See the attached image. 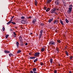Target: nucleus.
Listing matches in <instances>:
<instances>
[{
  "label": "nucleus",
  "mask_w": 73,
  "mask_h": 73,
  "mask_svg": "<svg viewBox=\"0 0 73 73\" xmlns=\"http://www.w3.org/2000/svg\"><path fill=\"white\" fill-rule=\"evenodd\" d=\"M33 72H36V68H35L33 69Z\"/></svg>",
  "instance_id": "dca6fc26"
},
{
  "label": "nucleus",
  "mask_w": 73,
  "mask_h": 73,
  "mask_svg": "<svg viewBox=\"0 0 73 73\" xmlns=\"http://www.w3.org/2000/svg\"><path fill=\"white\" fill-rule=\"evenodd\" d=\"M13 17H14V16H13V17H12L11 19L12 20V19L13 18Z\"/></svg>",
  "instance_id": "de8ad7c7"
},
{
  "label": "nucleus",
  "mask_w": 73,
  "mask_h": 73,
  "mask_svg": "<svg viewBox=\"0 0 73 73\" xmlns=\"http://www.w3.org/2000/svg\"><path fill=\"white\" fill-rule=\"evenodd\" d=\"M54 44H55V42L52 41L50 42L49 43V45H54Z\"/></svg>",
  "instance_id": "7ed1b4c3"
},
{
  "label": "nucleus",
  "mask_w": 73,
  "mask_h": 73,
  "mask_svg": "<svg viewBox=\"0 0 73 73\" xmlns=\"http://www.w3.org/2000/svg\"><path fill=\"white\" fill-rule=\"evenodd\" d=\"M41 51L43 52L44 51V48H43L42 50H41Z\"/></svg>",
  "instance_id": "e433bc0d"
},
{
  "label": "nucleus",
  "mask_w": 73,
  "mask_h": 73,
  "mask_svg": "<svg viewBox=\"0 0 73 73\" xmlns=\"http://www.w3.org/2000/svg\"><path fill=\"white\" fill-rule=\"evenodd\" d=\"M40 55V53L39 52H36L34 54L35 56H38Z\"/></svg>",
  "instance_id": "423d86ee"
},
{
  "label": "nucleus",
  "mask_w": 73,
  "mask_h": 73,
  "mask_svg": "<svg viewBox=\"0 0 73 73\" xmlns=\"http://www.w3.org/2000/svg\"><path fill=\"white\" fill-rule=\"evenodd\" d=\"M72 58H73V57L72 56H71L70 57V59H71V60H72Z\"/></svg>",
  "instance_id": "ea45409f"
},
{
  "label": "nucleus",
  "mask_w": 73,
  "mask_h": 73,
  "mask_svg": "<svg viewBox=\"0 0 73 73\" xmlns=\"http://www.w3.org/2000/svg\"><path fill=\"white\" fill-rule=\"evenodd\" d=\"M36 58V57H30V59H34V58Z\"/></svg>",
  "instance_id": "f3484780"
},
{
  "label": "nucleus",
  "mask_w": 73,
  "mask_h": 73,
  "mask_svg": "<svg viewBox=\"0 0 73 73\" xmlns=\"http://www.w3.org/2000/svg\"><path fill=\"white\" fill-rule=\"evenodd\" d=\"M65 53L66 54L67 56H69V54H68V52L67 51H65Z\"/></svg>",
  "instance_id": "aec40b11"
},
{
  "label": "nucleus",
  "mask_w": 73,
  "mask_h": 73,
  "mask_svg": "<svg viewBox=\"0 0 73 73\" xmlns=\"http://www.w3.org/2000/svg\"><path fill=\"white\" fill-rule=\"evenodd\" d=\"M41 25H42V26H44V25L43 23Z\"/></svg>",
  "instance_id": "49530a36"
},
{
  "label": "nucleus",
  "mask_w": 73,
  "mask_h": 73,
  "mask_svg": "<svg viewBox=\"0 0 73 73\" xmlns=\"http://www.w3.org/2000/svg\"><path fill=\"white\" fill-rule=\"evenodd\" d=\"M37 1L36 0H35V5L37 6Z\"/></svg>",
  "instance_id": "4468645a"
},
{
  "label": "nucleus",
  "mask_w": 73,
  "mask_h": 73,
  "mask_svg": "<svg viewBox=\"0 0 73 73\" xmlns=\"http://www.w3.org/2000/svg\"><path fill=\"white\" fill-rule=\"evenodd\" d=\"M11 23L13 24H14V25H16V23L14 22H11Z\"/></svg>",
  "instance_id": "c756f323"
},
{
  "label": "nucleus",
  "mask_w": 73,
  "mask_h": 73,
  "mask_svg": "<svg viewBox=\"0 0 73 73\" xmlns=\"http://www.w3.org/2000/svg\"><path fill=\"white\" fill-rule=\"evenodd\" d=\"M19 39L20 40H19L20 42L23 41V39L22 38V37H21V36H19Z\"/></svg>",
  "instance_id": "9d476101"
},
{
  "label": "nucleus",
  "mask_w": 73,
  "mask_h": 73,
  "mask_svg": "<svg viewBox=\"0 0 73 73\" xmlns=\"http://www.w3.org/2000/svg\"><path fill=\"white\" fill-rule=\"evenodd\" d=\"M50 62L51 63H52V62H53V60L52 59V58H51L50 59Z\"/></svg>",
  "instance_id": "4be33fe9"
},
{
  "label": "nucleus",
  "mask_w": 73,
  "mask_h": 73,
  "mask_svg": "<svg viewBox=\"0 0 73 73\" xmlns=\"http://www.w3.org/2000/svg\"><path fill=\"white\" fill-rule=\"evenodd\" d=\"M58 21L57 20H55L53 23V24H56V25H57V24H58Z\"/></svg>",
  "instance_id": "39448f33"
},
{
  "label": "nucleus",
  "mask_w": 73,
  "mask_h": 73,
  "mask_svg": "<svg viewBox=\"0 0 73 73\" xmlns=\"http://www.w3.org/2000/svg\"><path fill=\"white\" fill-rule=\"evenodd\" d=\"M13 56V54H12L11 53L9 54V56H10V57H11V56Z\"/></svg>",
  "instance_id": "bb28decb"
},
{
  "label": "nucleus",
  "mask_w": 73,
  "mask_h": 73,
  "mask_svg": "<svg viewBox=\"0 0 73 73\" xmlns=\"http://www.w3.org/2000/svg\"><path fill=\"white\" fill-rule=\"evenodd\" d=\"M50 9L49 8H48L46 10V12H49V11H50Z\"/></svg>",
  "instance_id": "2eb2a0df"
},
{
  "label": "nucleus",
  "mask_w": 73,
  "mask_h": 73,
  "mask_svg": "<svg viewBox=\"0 0 73 73\" xmlns=\"http://www.w3.org/2000/svg\"><path fill=\"white\" fill-rule=\"evenodd\" d=\"M36 21V20L35 19H34L33 20V23H35V22Z\"/></svg>",
  "instance_id": "a211bd4d"
},
{
  "label": "nucleus",
  "mask_w": 73,
  "mask_h": 73,
  "mask_svg": "<svg viewBox=\"0 0 73 73\" xmlns=\"http://www.w3.org/2000/svg\"><path fill=\"white\" fill-rule=\"evenodd\" d=\"M42 32H43L42 30H41L40 32V34H42Z\"/></svg>",
  "instance_id": "7c9ffc66"
},
{
  "label": "nucleus",
  "mask_w": 73,
  "mask_h": 73,
  "mask_svg": "<svg viewBox=\"0 0 73 73\" xmlns=\"http://www.w3.org/2000/svg\"><path fill=\"white\" fill-rule=\"evenodd\" d=\"M4 52L5 53H10V51H9L7 50H5L4 51Z\"/></svg>",
  "instance_id": "9b49d317"
},
{
  "label": "nucleus",
  "mask_w": 73,
  "mask_h": 73,
  "mask_svg": "<svg viewBox=\"0 0 73 73\" xmlns=\"http://www.w3.org/2000/svg\"><path fill=\"white\" fill-rule=\"evenodd\" d=\"M66 23H69V21L67 20V19H66Z\"/></svg>",
  "instance_id": "5701e85b"
},
{
  "label": "nucleus",
  "mask_w": 73,
  "mask_h": 73,
  "mask_svg": "<svg viewBox=\"0 0 73 73\" xmlns=\"http://www.w3.org/2000/svg\"><path fill=\"white\" fill-rule=\"evenodd\" d=\"M25 45H28V43H26L25 44Z\"/></svg>",
  "instance_id": "a18cd8bd"
},
{
  "label": "nucleus",
  "mask_w": 73,
  "mask_h": 73,
  "mask_svg": "<svg viewBox=\"0 0 73 73\" xmlns=\"http://www.w3.org/2000/svg\"><path fill=\"white\" fill-rule=\"evenodd\" d=\"M64 4H65V3L63 2Z\"/></svg>",
  "instance_id": "6e6d98bb"
},
{
  "label": "nucleus",
  "mask_w": 73,
  "mask_h": 73,
  "mask_svg": "<svg viewBox=\"0 0 73 73\" xmlns=\"http://www.w3.org/2000/svg\"><path fill=\"white\" fill-rule=\"evenodd\" d=\"M32 33H31L30 34V35H32Z\"/></svg>",
  "instance_id": "864d4df0"
},
{
  "label": "nucleus",
  "mask_w": 73,
  "mask_h": 73,
  "mask_svg": "<svg viewBox=\"0 0 73 73\" xmlns=\"http://www.w3.org/2000/svg\"><path fill=\"white\" fill-rule=\"evenodd\" d=\"M69 7H73V6H72V5H70Z\"/></svg>",
  "instance_id": "37998d69"
},
{
  "label": "nucleus",
  "mask_w": 73,
  "mask_h": 73,
  "mask_svg": "<svg viewBox=\"0 0 73 73\" xmlns=\"http://www.w3.org/2000/svg\"><path fill=\"white\" fill-rule=\"evenodd\" d=\"M72 7H69L67 11V13L68 14H70L72 12Z\"/></svg>",
  "instance_id": "f257e3e1"
},
{
  "label": "nucleus",
  "mask_w": 73,
  "mask_h": 73,
  "mask_svg": "<svg viewBox=\"0 0 73 73\" xmlns=\"http://www.w3.org/2000/svg\"><path fill=\"white\" fill-rule=\"evenodd\" d=\"M69 73H72V72L70 71L69 72Z\"/></svg>",
  "instance_id": "3c124183"
},
{
  "label": "nucleus",
  "mask_w": 73,
  "mask_h": 73,
  "mask_svg": "<svg viewBox=\"0 0 73 73\" xmlns=\"http://www.w3.org/2000/svg\"><path fill=\"white\" fill-rule=\"evenodd\" d=\"M42 34H40L39 36V38H40L41 37V36H42Z\"/></svg>",
  "instance_id": "2f4dec72"
},
{
  "label": "nucleus",
  "mask_w": 73,
  "mask_h": 73,
  "mask_svg": "<svg viewBox=\"0 0 73 73\" xmlns=\"http://www.w3.org/2000/svg\"><path fill=\"white\" fill-rule=\"evenodd\" d=\"M8 36H9V35H6L5 36V38H7L8 37Z\"/></svg>",
  "instance_id": "393cba45"
},
{
  "label": "nucleus",
  "mask_w": 73,
  "mask_h": 73,
  "mask_svg": "<svg viewBox=\"0 0 73 73\" xmlns=\"http://www.w3.org/2000/svg\"><path fill=\"white\" fill-rule=\"evenodd\" d=\"M44 9H45V10H46V7H44Z\"/></svg>",
  "instance_id": "a19ab883"
},
{
  "label": "nucleus",
  "mask_w": 73,
  "mask_h": 73,
  "mask_svg": "<svg viewBox=\"0 0 73 73\" xmlns=\"http://www.w3.org/2000/svg\"><path fill=\"white\" fill-rule=\"evenodd\" d=\"M21 23H22V24H25V21L24 20H23L21 21Z\"/></svg>",
  "instance_id": "f8f14e48"
},
{
  "label": "nucleus",
  "mask_w": 73,
  "mask_h": 73,
  "mask_svg": "<svg viewBox=\"0 0 73 73\" xmlns=\"http://www.w3.org/2000/svg\"><path fill=\"white\" fill-rule=\"evenodd\" d=\"M59 49H58V48H56V50L57 52H59Z\"/></svg>",
  "instance_id": "cd10ccee"
},
{
  "label": "nucleus",
  "mask_w": 73,
  "mask_h": 73,
  "mask_svg": "<svg viewBox=\"0 0 73 73\" xmlns=\"http://www.w3.org/2000/svg\"><path fill=\"white\" fill-rule=\"evenodd\" d=\"M11 23L9 21L8 23H7V25H9L10 24H11Z\"/></svg>",
  "instance_id": "72a5a7b5"
},
{
  "label": "nucleus",
  "mask_w": 73,
  "mask_h": 73,
  "mask_svg": "<svg viewBox=\"0 0 73 73\" xmlns=\"http://www.w3.org/2000/svg\"><path fill=\"white\" fill-rule=\"evenodd\" d=\"M16 35H15L14 36V37H16Z\"/></svg>",
  "instance_id": "5fc2aeb1"
},
{
  "label": "nucleus",
  "mask_w": 73,
  "mask_h": 73,
  "mask_svg": "<svg viewBox=\"0 0 73 73\" xmlns=\"http://www.w3.org/2000/svg\"><path fill=\"white\" fill-rule=\"evenodd\" d=\"M38 60L37 59V58L35 60H34V62H36V61H37Z\"/></svg>",
  "instance_id": "473e14b6"
},
{
  "label": "nucleus",
  "mask_w": 73,
  "mask_h": 73,
  "mask_svg": "<svg viewBox=\"0 0 73 73\" xmlns=\"http://www.w3.org/2000/svg\"><path fill=\"white\" fill-rule=\"evenodd\" d=\"M60 21L61 24L62 25H64V23H63V22H62V20H60Z\"/></svg>",
  "instance_id": "6ab92c4d"
},
{
  "label": "nucleus",
  "mask_w": 73,
  "mask_h": 73,
  "mask_svg": "<svg viewBox=\"0 0 73 73\" xmlns=\"http://www.w3.org/2000/svg\"><path fill=\"white\" fill-rule=\"evenodd\" d=\"M40 64L41 65H44V64L42 62H41L40 63Z\"/></svg>",
  "instance_id": "c9c22d12"
},
{
  "label": "nucleus",
  "mask_w": 73,
  "mask_h": 73,
  "mask_svg": "<svg viewBox=\"0 0 73 73\" xmlns=\"http://www.w3.org/2000/svg\"><path fill=\"white\" fill-rule=\"evenodd\" d=\"M21 19H25V17H24L22 16L21 17Z\"/></svg>",
  "instance_id": "c85d7f7f"
},
{
  "label": "nucleus",
  "mask_w": 73,
  "mask_h": 73,
  "mask_svg": "<svg viewBox=\"0 0 73 73\" xmlns=\"http://www.w3.org/2000/svg\"><path fill=\"white\" fill-rule=\"evenodd\" d=\"M56 11V9H53L51 10V13H54Z\"/></svg>",
  "instance_id": "20e7f679"
},
{
  "label": "nucleus",
  "mask_w": 73,
  "mask_h": 73,
  "mask_svg": "<svg viewBox=\"0 0 73 73\" xmlns=\"http://www.w3.org/2000/svg\"><path fill=\"white\" fill-rule=\"evenodd\" d=\"M54 73H57V70H55L54 71Z\"/></svg>",
  "instance_id": "4c0bfd02"
},
{
  "label": "nucleus",
  "mask_w": 73,
  "mask_h": 73,
  "mask_svg": "<svg viewBox=\"0 0 73 73\" xmlns=\"http://www.w3.org/2000/svg\"><path fill=\"white\" fill-rule=\"evenodd\" d=\"M27 21H25V23H26V24H27Z\"/></svg>",
  "instance_id": "603ef678"
},
{
  "label": "nucleus",
  "mask_w": 73,
  "mask_h": 73,
  "mask_svg": "<svg viewBox=\"0 0 73 73\" xmlns=\"http://www.w3.org/2000/svg\"><path fill=\"white\" fill-rule=\"evenodd\" d=\"M55 4L58 5L60 4V0H56L55 2Z\"/></svg>",
  "instance_id": "f03ea898"
},
{
  "label": "nucleus",
  "mask_w": 73,
  "mask_h": 73,
  "mask_svg": "<svg viewBox=\"0 0 73 73\" xmlns=\"http://www.w3.org/2000/svg\"><path fill=\"white\" fill-rule=\"evenodd\" d=\"M13 34L14 35H16V33H15V32H13Z\"/></svg>",
  "instance_id": "58836bf2"
},
{
  "label": "nucleus",
  "mask_w": 73,
  "mask_h": 73,
  "mask_svg": "<svg viewBox=\"0 0 73 73\" xmlns=\"http://www.w3.org/2000/svg\"><path fill=\"white\" fill-rule=\"evenodd\" d=\"M57 9V10H58V9Z\"/></svg>",
  "instance_id": "4d7b16f0"
},
{
  "label": "nucleus",
  "mask_w": 73,
  "mask_h": 73,
  "mask_svg": "<svg viewBox=\"0 0 73 73\" xmlns=\"http://www.w3.org/2000/svg\"><path fill=\"white\" fill-rule=\"evenodd\" d=\"M12 20H13L12 19H11V20L9 21L11 23H12V22H12Z\"/></svg>",
  "instance_id": "79ce46f5"
},
{
  "label": "nucleus",
  "mask_w": 73,
  "mask_h": 73,
  "mask_svg": "<svg viewBox=\"0 0 73 73\" xmlns=\"http://www.w3.org/2000/svg\"><path fill=\"white\" fill-rule=\"evenodd\" d=\"M20 43L21 44V46H24V43H23V41L20 42Z\"/></svg>",
  "instance_id": "0eeeda50"
},
{
  "label": "nucleus",
  "mask_w": 73,
  "mask_h": 73,
  "mask_svg": "<svg viewBox=\"0 0 73 73\" xmlns=\"http://www.w3.org/2000/svg\"><path fill=\"white\" fill-rule=\"evenodd\" d=\"M30 73H33V72L32 71H31L30 72Z\"/></svg>",
  "instance_id": "c03bdc74"
},
{
  "label": "nucleus",
  "mask_w": 73,
  "mask_h": 73,
  "mask_svg": "<svg viewBox=\"0 0 73 73\" xmlns=\"http://www.w3.org/2000/svg\"><path fill=\"white\" fill-rule=\"evenodd\" d=\"M10 31H12V29H10Z\"/></svg>",
  "instance_id": "09e8293b"
},
{
  "label": "nucleus",
  "mask_w": 73,
  "mask_h": 73,
  "mask_svg": "<svg viewBox=\"0 0 73 73\" xmlns=\"http://www.w3.org/2000/svg\"><path fill=\"white\" fill-rule=\"evenodd\" d=\"M16 44L17 45V48H19V42L17 41Z\"/></svg>",
  "instance_id": "6e6552de"
},
{
  "label": "nucleus",
  "mask_w": 73,
  "mask_h": 73,
  "mask_svg": "<svg viewBox=\"0 0 73 73\" xmlns=\"http://www.w3.org/2000/svg\"><path fill=\"white\" fill-rule=\"evenodd\" d=\"M53 20V18H52L51 19H50L48 20V22L49 23H51V21H52Z\"/></svg>",
  "instance_id": "1a4fd4ad"
},
{
  "label": "nucleus",
  "mask_w": 73,
  "mask_h": 73,
  "mask_svg": "<svg viewBox=\"0 0 73 73\" xmlns=\"http://www.w3.org/2000/svg\"><path fill=\"white\" fill-rule=\"evenodd\" d=\"M21 50H19L17 52V53H21Z\"/></svg>",
  "instance_id": "412c9836"
},
{
  "label": "nucleus",
  "mask_w": 73,
  "mask_h": 73,
  "mask_svg": "<svg viewBox=\"0 0 73 73\" xmlns=\"http://www.w3.org/2000/svg\"><path fill=\"white\" fill-rule=\"evenodd\" d=\"M52 1V0H47V3L48 4H49L50 2Z\"/></svg>",
  "instance_id": "ddd939ff"
},
{
  "label": "nucleus",
  "mask_w": 73,
  "mask_h": 73,
  "mask_svg": "<svg viewBox=\"0 0 73 73\" xmlns=\"http://www.w3.org/2000/svg\"><path fill=\"white\" fill-rule=\"evenodd\" d=\"M34 73H37V72H36L35 71L34 72Z\"/></svg>",
  "instance_id": "8fccbe9b"
},
{
  "label": "nucleus",
  "mask_w": 73,
  "mask_h": 73,
  "mask_svg": "<svg viewBox=\"0 0 73 73\" xmlns=\"http://www.w3.org/2000/svg\"><path fill=\"white\" fill-rule=\"evenodd\" d=\"M57 41L58 42H59V43H60V42H61V41L59 40H57Z\"/></svg>",
  "instance_id": "a878e982"
},
{
  "label": "nucleus",
  "mask_w": 73,
  "mask_h": 73,
  "mask_svg": "<svg viewBox=\"0 0 73 73\" xmlns=\"http://www.w3.org/2000/svg\"><path fill=\"white\" fill-rule=\"evenodd\" d=\"M2 29H3V31H5V28H4V27H3L2 28Z\"/></svg>",
  "instance_id": "f704fd0d"
},
{
  "label": "nucleus",
  "mask_w": 73,
  "mask_h": 73,
  "mask_svg": "<svg viewBox=\"0 0 73 73\" xmlns=\"http://www.w3.org/2000/svg\"><path fill=\"white\" fill-rule=\"evenodd\" d=\"M32 17H31V16H30L29 17H27V19H32Z\"/></svg>",
  "instance_id": "b1692460"
}]
</instances>
